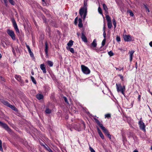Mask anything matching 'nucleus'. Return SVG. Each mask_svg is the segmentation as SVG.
<instances>
[{"instance_id":"nucleus-1","label":"nucleus","mask_w":152,"mask_h":152,"mask_svg":"<svg viewBox=\"0 0 152 152\" xmlns=\"http://www.w3.org/2000/svg\"><path fill=\"white\" fill-rule=\"evenodd\" d=\"M87 2H84L83 7L81 8L79 10V14L80 16L82 17L83 20L85 19L87 13Z\"/></svg>"},{"instance_id":"nucleus-2","label":"nucleus","mask_w":152,"mask_h":152,"mask_svg":"<svg viewBox=\"0 0 152 152\" xmlns=\"http://www.w3.org/2000/svg\"><path fill=\"white\" fill-rule=\"evenodd\" d=\"M116 87L118 92H121L123 95H124V91H125V86H122L121 84L116 83Z\"/></svg>"},{"instance_id":"nucleus-3","label":"nucleus","mask_w":152,"mask_h":152,"mask_svg":"<svg viewBox=\"0 0 152 152\" xmlns=\"http://www.w3.org/2000/svg\"><path fill=\"white\" fill-rule=\"evenodd\" d=\"M0 125L5 130H7L9 133L12 134V130L6 124L0 121Z\"/></svg>"},{"instance_id":"nucleus-4","label":"nucleus","mask_w":152,"mask_h":152,"mask_svg":"<svg viewBox=\"0 0 152 152\" xmlns=\"http://www.w3.org/2000/svg\"><path fill=\"white\" fill-rule=\"evenodd\" d=\"M81 67L82 72L84 74H88L90 73V71L88 67L83 65H81Z\"/></svg>"},{"instance_id":"nucleus-5","label":"nucleus","mask_w":152,"mask_h":152,"mask_svg":"<svg viewBox=\"0 0 152 152\" xmlns=\"http://www.w3.org/2000/svg\"><path fill=\"white\" fill-rule=\"evenodd\" d=\"M7 32L8 34L11 37L13 40L15 39V35L14 31L10 29H7Z\"/></svg>"},{"instance_id":"nucleus-6","label":"nucleus","mask_w":152,"mask_h":152,"mask_svg":"<svg viewBox=\"0 0 152 152\" xmlns=\"http://www.w3.org/2000/svg\"><path fill=\"white\" fill-rule=\"evenodd\" d=\"M142 118H141L140 121H139L138 124L139 125L140 129L144 132H145V124L141 120Z\"/></svg>"},{"instance_id":"nucleus-7","label":"nucleus","mask_w":152,"mask_h":152,"mask_svg":"<svg viewBox=\"0 0 152 152\" xmlns=\"http://www.w3.org/2000/svg\"><path fill=\"white\" fill-rule=\"evenodd\" d=\"M12 21L13 24V27L16 31V32L19 33H20V31L15 20L14 18H13L12 19Z\"/></svg>"},{"instance_id":"nucleus-8","label":"nucleus","mask_w":152,"mask_h":152,"mask_svg":"<svg viewBox=\"0 0 152 152\" xmlns=\"http://www.w3.org/2000/svg\"><path fill=\"white\" fill-rule=\"evenodd\" d=\"M124 40L126 42H130L132 40V37L129 35H124Z\"/></svg>"},{"instance_id":"nucleus-9","label":"nucleus","mask_w":152,"mask_h":152,"mask_svg":"<svg viewBox=\"0 0 152 152\" xmlns=\"http://www.w3.org/2000/svg\"><path fill=\"white\" fill-rule=\"evenodd\" d=\"M81 38L83 41L85 42H87L88 40L87 38L85 36V35L84 34L83 31V32L81 33Z\"/></svg>"},{"instance_id":"nucleus-10","label":"nucleus","mask_w":152,"mask_h":152,"mask_svg":"<svg viewBox=\"0 0 152 152\" xmlns=\"http://www.w3.org/2000/svg\"><path fill=\"white\" fill-rule=\"evenodd\" d=\"M40 68L42 71L44 73L46 74V71L45 68V66L44 64H42L40 65Z\"/></svg>"},{"instance_id":"nucleus-11","label":"nucleus","mask_w":152,"mask_h":152,"mask_svg":"<svg viewBox=\"0 0 152 152\" xmlns=\"http://www.w3.org/2000/svg\"><path fill=\"white\" fill-rule=\"evenodd\" d=\"M104 10L105 11V13L107 14L108 13V8L106 5L104 3L102 4Z\"/></svg>"},{"instance_id":"nucleus-12","label":"nucleus","mask_w":152,"mask_h":152,"mask_svg":"<svg viewBox=\"0 0 152 152\" xmlns=\"http://www.w3.org/2000/svg\"><path fill=\"white\" fill-rule=\"evenodd\" d=\"M94 119L95 120L96 122L99 126L101 128L103 126L102 124L98 120L95 118H94Z\"/></svg>"},{"instance_id":"nucleus-13","label":"nucleus","mask_w":152,"mask_h":152,"mask_svg":"<svg viewBox=\"0 0 152 152\" xmlns=\"http://www.w3.org/2000/svg\"><path fill=\"white\" fill-rule=\"evenodd\" d=\"M134 53V51L133 50H132L129 52V56H130V61L131 62L132 61V59L133 55Z\"/></svg>"},{"instance_id":"nucleus-14","label":"nucleus","mask_w":152,"mask_h":152,"mask_svg":"<svg viewBox=\"0 0 152 152\" xmlns=\"http://www.w3.org/2000/svg\"><path fill=\"white\" fill-rule=\"evenodd\" d=\"M101 129L103 130V132L106 135L109 133V132L108 130L104 126L102 127Z\"/></svg>"},{"instance_id":"nucleus-15","label":"nucleus","mask_w":152,"mask_h":152,"mask_svg":"<svg viewBox=\"0 0 152 152\" xmlns=\"http://www.w3.org/2000/svg\"><path fill=\"white\" fill-rule=\"evenodd\" d=\"M91 46L93 48H95L97 46L96 41V39L93 40V42L91 44Z\"/></svg>"},{"instance_id":"nucleus-16","label":"nucleus","mask_w":152,"mask_h":152,"mask_svg":"<svg viewBox=\"0 0 152 152\" xmlns=\"http://www.w3.org/2000/svg\"><path fill=\"white\" fill-rule=\"evenodd\" d=\"M45 53L46 54V55H48V43L47 42H46L45 43Z\"/></svg>"},{"instance_id":"nucleus-17","label":"nucleus","mask_w":152,"mask_h":152,"mask_svg":"<svg viewBox=\"0 0 152 152\" xmlns=\"http://www.w3.org/2000/svg\"><path fill=\"white\" fill-rule=\"evenodd\" d=\"M1 102L4 105H6L8 107H9L10 105V104L8 102L5 101L4 100H2L1 101Z\"/></svg>"},{"instance_id":"nucleus-18","label":"nucleus","mask_w":152,"mask_h":152,"mask_svg":"<svg viewBox=\"0 0 152 152\" xmlns=\"http://www.w3.org/2000/svg\"><path fill=\"white\" fill-rule=\"evenodd\" d=\"M36 98L39 100H40L42 99L43 98V96L42 95L40 94H38L36 96Z\"/></svg>"},{"instance_id":"nucleus-19","label":"nucleus","mask_w":152,"mask_h":152,"mask_svg":"<svg viewBox=\"0 0 152 152\" xmlns=\"http://www.w3.org/2000/svg\"><path fill=\"white\" fill-rule=\"evenodd\" d=\"M78 22H79V24H78V26L80 28H82V27L83 26V24L82 23V20L81 18H79L78 19Z\"/></svg>"},{"instance_id":"nucleus-20","label":"nucleus","mask_w":152,"mask_h":152,"mask_svg":"<svg viewBox=\"0 0 152 152\" xmlns=\"http://www.w3.org/2000/svg\"><path fill=\"white\" fill-rule=\"evenodd\" d=\"M73 41L72 40H70L67 43V45L68 47H71L73 45Z\"/></svg>"},{"instance_id":"nucleus-21","label":"nucleus","mask_w":152,"mask_h":152,"mask_svg":"<svg viewBox=\"0 0 152 152\" xmlns=\"http://www.w3.org/2000/svg\"><path fill=\"white\" fill-rule=\"evenodd\" d=\"M105 15L107 22H111V19L110 16L106 14H105Z\"/></svg>"},{"instance_id":"nucleus-22","label":"nucleus","mask_w":152,"mask_h":152,"mask_svg":"<svg viewBox=\"0 0 152 152\" xmlns=\"http://www.w3.org/2000/svg\"><path fill=\"white\" fill-rule=\"evenodd\" d=\"M9 107L11 108L13 110H15V111H17V109L13 105H12L10 104V105Z\"/></svg>"},{"instance_id":"nucleus-23","label":"nucleus","mask_w":152,"mask_h":152,"mask_svg":"<svg viewBox=\"0 0 152 152\" xmlns=\"http://www.w3.org/2000/svg\"><path fill=\"white\" fill-rule=\"evenodd\" d=\"M15 78L19 81L21 82V77L18 75H16L15 76Z\"/></svg>"},{"instance_id":"nucleus-24","label":"nucleus","mask_w":152,"mask_h":152,"mask_svg":"<svg viewBox=\"0 0 152 152\" xmlns=\"http://www.w3.org/2000/svg\"><path fill=\"white\" fill-rule=\"evenodd\" d=\"M66 49L67 50H69V51L72 53H74V49L72 48H71L70 47H66Z\"/></svg>"},{"instance_id":"nucleus-25","label":"nucleus","mask_w":152,"mask_h":152,"mask_svg":"<svg viewBox=\"0 0 152 152\" xmlns=\"http://www.w3.org/2000/svg\"><path fill=\"white\" fill-rule=\"evenodd\" d=\"M47 63L50 67H52L53 65V63L51 61H48L47 62Z\"/></svg>"},{"instance_id":"nucleus-26","label":"nucleus","mask_w":152,"mask_h":152,"mask_svg":"<svg viewBox=\"0 0 152 152\" xmlns=\"http://www.w3.org/2000/svg\"><path fill=\"white\" fill-rule=\"evenodd\" d=\"M31 81L33 82V83L35 84H37V82L36 80H35L34 77L32 76H31Z\"/></svg>"},{"instance_id":"nucleus-27","label":"nucleus","mask_w":152,"mask_h":152,"mask_svg":"<svg viewBox=\"0 0 152 152\" xmlns=\"http://www.w3.org/2000/svg\"><path fill=\"white\" fill-rule=\"evenodd\" d=\"M127 13L129 14L131 16L133 17L134 15L133 12L131 10H128L127 11Z\"/></svg>"},{"instance_id":"nucleus-28","label":"nucleus","mask_w":152,"mask_h":152,"mask_svg":"<svg viewBox=\"0 0 152 152\" xmlns=\"http://www.w3.org/2000/svg\"><path fill=\"white\" fill-rule=\"evenodd\" d=\"M113 24L114 26V28H115L116 26V22L114 18H113L112 20Z\"/></svg>"},{"instance_id":"nucleus-29","label":"nucleus","mask_w":152,"mask_h":152,"mask_svg":"<svg viewBox=\"0 0 152 152\" xmlns=\"http://www.w3.org/2000/svg\"><path fill=\"white\" fill-rule=\"evenodd\" d=\"M112 24L111 22H107V26L109 28H111L112 27Z\"/></svg>"},{"instance_id":"nucleus-30","label":"nucleus","mask_w":152,"mask_h":152,"mask_svg":"<svg viewBox=\"0 0 152 152\" xmlns=\"http://www.w3.org/2000/svg\"><path fill=\"white\" fill-rule=\"evenodd\" d=\"M28 52L30 54V56L31 57H34V55L33 54V53L31 51V50H28Z\"/></svg>"},{"instance_id":"nucleus-31","label":"nucleus","mask_w":152,"mask_h":152,"mask_svg":"<svg viewBox=\"0 0 152 152\" xmlns=\"http://www.w3.org/2000/svg\"><path fill=\"white\" fill-rule=\"evenodd\" d=\"M98 11L99 14H102V16H103V15L102 14V9L100 7H98Z\"/></svg>"},{"instance_id":"nucleus-32","label":"nucleus","mask_w":152,"mask_h":152,"mask_svg":"<svg viewBox=\"0 0 152 152\" xmlns=\"http://www.w3.org/2000/svg\"><path fill=\"white\" fill-rule=\"evenodd\" d=\"M108 54L110 56H112L114 55V53L112 51H110L108 52Z\"/></svg>"},{"instance_id":"nucleus-33","label":"nucleus","mask_w":152,"mask_h":152,"mask_svg":"<svg viewBox=\"0 0 152 152\" xmlns=\"http://www.w3.org/2000/svg\"><path fill=\"white\" fill-rule=\"evenodd\" d=\"M9 1L12 5H15V3L13 0H9Z\"/></svg>"},{"instance_id":"nucleus-34","label":"nucleus","mask_w":152,"mask_h":152,"mask_svg":"<svg viewBox=\"0 0 152 152\" xmlns=\"http://www.w3.org/2000/svg\"><path fill=\"white\" fill-rule=\"evenodd\" d=\"M106 40V39L104 38V39L102 40V46H103L105 45Z\"/></svg>"},{"instance_id":"nucleus-35","label":"nucleus","mask_w":152,"mask_h":152,"mask_svg":"<svg viewBox=\"0 0 152 152\" xmlns=\"http://www.w3.org/2000/svg\"><path fill=\"white\" fill-rule=\"evenodd\" d=\"M45 112L46 113L50 114L51 113V111L48 108H47L45 110Z\"/></svg>"},{"instance_id":"nucleus-36","label":"nucleus","mask_w":152,"mask_h":152,"mask_svg":"<svg viewBox=\"0 0 152 152\" xmlns=\"http://www.w3.org/2000/svg\"><path fill=\"white\" fill-rule=\"evenodd\" d=\"M3 148L2 146V142L1 140H0V151H3Z\"/></svg>"},{"instance_id":"nucleus-37","label":"nucleus","mask_w":152,"mask_h":152,"mask_svg":"<svg viewBox=\"0 0 152 152\" xmlns=\"http://www.w3.org/2000/svg\"><path fill=\"white\" fill-rule=\"evenodd\" d=\"M89 148L91 152H95L94 150L90 146H89Z\"/></svg>"},{"instance_id":"nucleus-38","label":"nucleus","mask_w":152,"mask_h":152,"mask_svg":"<svg viewBox=\"0 0 152 152\" xmlns=\"http://www.w3.org/2000/svg\"><path fill=\"white\" fill-rule=\"evenodd\" d=\"M89 148L91 152H95L94 150L90 146H89Z\"/></svg>"},{"instance_id":"nucleus-39","label":"nucleus","mask_w":152,"mask_h":152,"mask_svg":"<svg viewBox=\"0 0 152 152\" xmlns=\"http://www.w3.org/2000/svg\"><path fill=\"white\" fill-rule=\"evenodd\" d=\"M105 118H109L111 117V115L110 114H107L105 115Z\"/></svg>"},{"instance_id":"nucleus-40","label":"nucleus","mask_w":152,"mask_h":152,"mask_svg":"<svg viewBox=\"0 0 152 152\" xmlns=\"http://www.w3.org/2000/svg\"><path fill=\"white\" fill-rule=\"evenodd\" d=\"M63 98L64 99V100L65 102L67 103H68V102L66 97L65 96H64L63 97Z\"/></svg>"},{"instance_id":"nucleus-41","label":"nucleus","mask_w":152,"mask_h":152,"mask_svg":"<svg viewBox=\"0 0 152 152\" xmlns=\"http://www.w3.org/2000/svg\"><path fill=\"white\" fill-rule=\"evenodd\" d=\"M99 135L100 137L103 139H104V136L102 133L100 134H99Z\"/></svg>"},{"instance_id":"nucleus-42","label":"nucleus","mask_w":152,"mask_h":152,"mask_svg":"<svg viewBox=\"0 0 152 152\" xmlns=\"http://www.w3.org/2000/svg\"><path fill=\"white\" fill-rule=\"evenodd\" d=\"M116 40L118 42H120L121 41V38L119 36H117L116 37Z\"/></svg>"},{"instance_id":"nucleus-43","label":"nucleus","mask_w":152,"mask_h":152,"mask_svg":"<svg viewBox=\"0 0 152 152\" xmlns=\"http://www.w3.org/2000/svg\"><path fill=\"white\" fill-rule=\"evenodd\" d=\"M144 6L145 7V8L146 9V10L148 12H149L150 10H149V9H148V8L147 7V6L145 4H144Z\"/></svg>"},{"instance_id":"nucleus-44","label":"nucleus","mask_w":152,"mask_h":152,"mask_svg":"<svg viewBox=\"0 0 152 152\" xmlns=\"http://www.w3.org/2000/svg\"><path fill=\"white\" fill-rule=\"evenodd\" d=\"M103 35L104 39H106V33L105 30L104 31L103 33Z\"/></svg>"},{"instance_id":"nucleus-45","label":"nucleus","mask_w":152,"mask_h":152,"mask_svg":"<svg viewBox=\"0 0 152 152\" xmlns=\"http://www.w3.org/2000/svg\"><path fill=\"white\" fill-rule=\"evenodd\" d=\"M118 76H119L120 77L121 79V80L122 81H123L124 80V77H123V76L122 75H119Z\"/></svg>"},{"instance_id":"nucleus-46","label":"nucleus","mask_w":152,"mask_h":152,"mask_svg":"<svg viewBox=\"0 0 152 152\" xmlns=\"http://www.w3.org/2000/svg\"><path fill=\"white\" fill-rule=\"evenodd\" d=\"M115 69L116 70H119V71H121L123 69V67H120V69H119L117 67H115Z\"/></svg>"},{"instance_id":"nucleus-47","label":"nucleus","mask_w":152,"mask_h":152,"mask_svg":"<svg viewBox=\"0 0 152 152\" xmlns=\"http://www.w3.org/2000/svg\"><path fill=\"white\" fill-rule=\"evenodd\" d=\"M110 140L111 139V135L109 133L106 135Z\"/></svg>"},{"instance_id":"nucleus-48","label":"nucleus","mask_w":152,"mask_h":152,"mask_svg":"<svg viewBox=\"0 0 152 152\" xmlns=\"http://www.w3.org/2000/svg\"><path fill=\"white\" fill-rule=\"evenodd\" d=\"M97 129L98 132L99 134L102 133L101 131V130H100V129H99V128H98Z\"/></svg>"},{"instance_id":"nucleus-49","label":"nucleus","mask_w":152,"mask_h":152,"mask_svg":"<svg viewBox=\"0 0 152 152\" xmlns=\"http://www.w3.org/2000/svg\"><path fill=\"white\" fill-rule=\"evenodd\" d=\"M3 1L6 6H7V0H3Z\"/></svg>"},{"instance_id":"nucleus-50","label":"nucleus","mask_w":152,"mask_h":152,"mask_svg":"<svg viewBox=\"0 0 152 152\" xmlns=\"http://www.w3.org/2000/svg\"><path fill=\"white\" fill-rule=\"evenodd\" d=\"M45 148L49 152V149H51L48 147V146L47 147L45 146V145H43Z\"/></svg>"},{"instance_id":"nucleus-51","label":"nucleus","mask_w":152,"mask_h":152,"mask_svg":"<svg viewBox=\"0 0 152 152\" xmlns=\"http://www.w3.org/2000/svg\"><path fill=\"white\" fill-rule=\"evenodd\" d=\"M26 47L28 49V50H31L30 47L28 45H26Z\"/></svg>"},{"instance_id":"nucleus-52","label":"nucleus","mask_w":152,"mask_h":152,"mask_svg":"<svg viewBox=\"0 0 152 152\" xmlns=\"http://www.w3.org/2000/svg\"><path fill=\"white\" fill-rule=\"evenodd\" d=\"M140 97H141L140 95H139L138 98V100L140 101Z\"/></svg>"},{"instance_id":"nucleus-53","label":"nucleus","mask_w":152,"mask_h":152,"mask_svg":"<svg viewBox=\"0 0 152 152\" xmlns=\"http://www.w3.org/2000/svg\"><path fill=\"white\" fill-rule=\"evenodd\" d=\"M77 17H76L75 19V24L77 23Z\"/></svg>"},{"instance_id":"nucleus-54","label":"nucleus","mask_w":152,"mask_h":152,"mask_svg":"<svg viewBox=\"0 0 152 152\" xmlns=\"http://www.w3.org/2000/svg\"><path fill=\"white\" fill-rule=\"evenodd\" d=\"M149 44L151 47H152V41L150 42Z\"/></svg>"},{"instance_id":"nucleus-55","label":"nucleus","mask_w":152,"mask_h":152,"mask_svg":"<svg viewBox=\"0 0 152 152\" xmlns=\"http://www.w3.org/2000/svg\"><path fill=\"white\" fill-rule=\"evenodd\" d=\"M135 67L136 69H137V62H136V64H135Z\"/></svg>"},{"instance_id":"nucleus-56","label":"nucleus","mask_w":152,"mask_h":152,"mask_svg":"<svg viewBox=\"0 0 152 152\" xmlns=\"http://www.w3.org/2000/svg\"><path fill=\"white\" fill-rule=\"evenodd\" d=\"M1 80H2L3 81H4V78L2 77H1Z\"/></svg>"},{"instance_id":"nucleus-57","label":"nucleus","mask_w":152,"mask_h":152,"mask_svg":"<svg viewBox=\"0 0 152 152\" xmlns=\"http://www.w3.org/2000/svg\"><path fill=\"white\" fill-rule=\"evenodd\" d=\"M49 152H53L51 149H49Z\"/></svg>"},{"instance_id":"nucleus-58","label":"nucleus","mask_w":152,"mask_h":152,"mask_svg":"<svg viewBox=\"0 0 152 152\" xmlns=\"http://www.w3.org/2000/svg\"><path fill=\"white\" fill-rule=\"evenodd\" d=\"M133 152H138V151L137 150H135L133 151Z\"/></svg>"},{"instance_id":"nucleus-59","label":"nucleus","mask_w":152,"mask_h":152,"mask_svg":"<svg viewBox=\"0 0 152 152\" xmlns=\"http://www.w3.org/2000/svg\"><path fill=\"white\" fill-rule=\"evenodd\" d=\"M88 0H84V2H87Z\"/></svg>"},{"instance_id":"nucleus-60","label":"nucleus","mask_w":152,"mask_h":152,"mask_svg":"<svg viewBox=\"0 0 152 152\" xmlns=\"http://www.w3.org/2000/svg\"><path fill=\"white\" fill-rule=\"evenodd\" d=\"M31 73L32 75H34V72L33 71L31 72Z\"/></svg>"},{"instance_id":"nucleus-61","label":"nucleus","mask_w":152,"mask_h":152,"mask_svg":"<svg viewBox=\"0 0 152 152\" xmlns=\"http://www.w3.org/2000/svg\"><path fill=\"white\" fill-rule=\"evenodd\" d=\"M77 36H79L80 34L79 33H77Z\"/></svg>"},{"instance_id":"nucleus-62","label":"nucleus","mask_w":152,"mask_h":152,"mask_svg":"<svg viewBox=\"0 0 152 152\" xmlns=\"http://www.w3.org/2000/svg\"><path fill=\"white\" fill-rule=\"evenodd\" d=\"M2 57V56L1 55V53H0V59Z\"/></svg>"},{"instance_id":"nucleus-63","label":"nucleus","mask_w":152,"mask_h":152,"mask_svg":"<svg viewBox=\"0 0 152 152\" xmlns=\"http://www.w3.org/2000/svg\"><path fill=\"white\" fill-rule=\"evenodd\" d=\"M149 92L152 95V92H151L150 91H149Z\"/></svg>"},{"instance_id":"nucleus-64","label":"nucleus","mask_w":152,"mask_h":152,"mask_svg":"<svg viewBox=\"0 0 152 152\" xmlns=\"http://www.w3.org/2000/svg\"><path fill=\"white\" fill-rule=\"evenodd\" d=\"M104 30L105 31V27L104 26V28H103V31H104Z\"/></svg>"}]
</instances>
